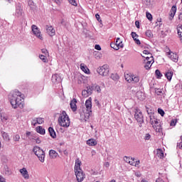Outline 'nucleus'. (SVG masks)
<instances>
[{
	"instance_id": "obj_5",
	"label": "nucleus",
	"mask_w": 182,
	"mask_h": 182,
	"mask_svg": "<svg viewBox=\"0 0 182 182\" xmlns=\"http://www.w3.org/2000/svg\"><path fill=\"white\" fill-rule=\"evenodd\" d=\"M149 118H150V123L153 126L154 130H156V132L158 133H161L162 132L161 125L159 124V121L157 120L156 118L154 117V115H149Z\"/></svg>"
},
{
	"instance_id": "obj_6",
	"label": "nucleus",
	"mask_w": 182,
	"mask_h": 182,
	"mask_svg": "<svg viewBox=\"0 0 182 182\" xmlns=\"http://www.w3.org/2000/svg\"><path fill=\"white\" fill-rule=\"evenodd\" d=\"M85 107L87 112L85 114V119H89L92 114V97H89V99L85 101Z\"/></svg>"
},
{
	"instance_id": "obj_35",
	"label": "nucleus",
	"mask_w": 182,
	"mask_h": 182,
	"mask_svg": "<svg viewBox=\"0 0 182 182\" xmlns=\"http://www.w3.org/2000/svg\"><path fill=\"white\" fill-rule=\"evenodd\" d=\"M146 18L149 21H153V16L149 12L146 11Z\"/></svg>"
},
{
	"instance_id": "obj_23",
	"label": "nucleus",
	"mask_w": 182,
	"mask_h": 182,
	"mask_svg": "<svg viewBox=\"0 0 182 182\" xmlns=\"http://www.w3.org/2000/svg\"><path fill=\"white\" fill-rule=\"evenodd\" d=\"M16 16H22V8L21 6H18L16 9Z\"/></svg>"
},
{
	"instance_id": "obj_39",
	"label": "nucleus",
	"mask_w": 182,
	"mask_h": 182,
	"mask_svg": "<svg viewBox=\"0 0 182 182\" xmlns=\"http://www.w3.org/2000/svg\"><path fill=\"white\" fill-rule=\"evenodd\" d=\"M177 32H178V33H180V35H181V33H182V25L181 24L178 25Z\"/></svg>"
},
{
	"instance_id": "obj_54",
	"label": "nucleus",
	"mask_w": 182,
	"mask_h": 182,
	"mask_svg": "<svg viewBox=\"0 0 182 182\" xmlns=\"http://www.w3.org/2000/svg\"><path fill=\"white\" fill-rule=\"evenodd\" d=\"M135 26L137 28V29H139L140 28V22L139 21H136Z\"/></svg>"
},
{
	"instance_id": "obj_16",
	"label": "nucleus",
	"mask_w": 182,
	"mask_h": 182,
	"mask_svg": "<svg viewBox=\"0 0 182 182\" xmlns=\"http://www.w3.org/2000/svg\"><path fill=\"white\" fill-rule=\"evenodd\" d=\"M47 33H48L50 36H55V28H53L52 26H48L47 28Z\"/></svg>"
},
{
	"instance_id": "obj_12",
	"label": "nucleus",
	"mask_w": 182,
	"mask_h": 182,
	"mask_svg": "<svg viewBox=\"0 0 182 182\" xmlns=\"http://www.w3.org/2000/svg\"><path fill=\"white\" fill-rule=\"evenodd\" d=\"M20 173L23 176L26 180H28L29 178V173H28V170H26V168H23L20 169Z\"/></svg>"
},
{
	"instance_id": "obj_19",
	"label": "nucleus",
	"mask_w": 182,
	"mask_h": 182,
	"mask_svg": "<svg viewBox=\"0 0 182 182\" xmlns=\"http://www.w3.org/2000/svg\"><path fill=\"white\" fill-rule=\"evenodd\" d=\"M176 12H177V6H173L170 11V16L171 18H172V19L173 18H174V15H176Z\"/></svg>"
},
{
	"instance_id": "obj_56",
	"label": "nucleus",
	"mask_w": 182,
	"mask_h": 182,
	"mask_svg": "<svg viewBox=\"0 0 182 182\" xmlns=\"http://www.w3.org/2000/svg\"><path fill=\"white\" fill-rule=\"evenodd\" d=\"M176 123H177L176 120L172 119L171 121V126H176Z\"/></svg>"
},
{
	"instance_id": "obj_11",
	"label": "nucleus",
	"mask_w": 182,
	"mask_h": 182,
	"mask_svg": "<svg viewBox=\"0 0 182 182\" xmlns=\"http://www.w3.org/2000/svg\"><path fill=\"white\" fill-rule=\"evenodd\" d=\"M53 83H60L62 82V79L60 78V76L58 74H55L52 76L51 79Z\"/></svg>"
},
{
	"instance_id": "obj_9",
	"label": "nucleus",
	"mask_w": 182,
	"mask_h": 182,
	"mask_svg": "<svg viewBox=\"0 0 182 182\" xmlns=\"http://www.w3.org/2000/svg\"><path fill=\"white\" fill-rule=\"evenodd\" d=\"M134 119L138 123H139V127H141V124L144 123V117H143V113L139 111L135 112Z\"/></svg>"
},
{
	"instance_id": "obj_62",
	"label": "nucleus",
	"mask_w": 182,
	"mask_h": 182,
	"mask_svg": "<svg viewBox=\"0 0 182 182\" xmlns=\"http://www.w3.org/2000/svg\"><path fill=\"white\" fill-rule=\"evenodd\" d=\"M0 182H6V180L5 179V178H4V176L0 175Z\"/></svg>"
},
{
	"instance_id": "obj_38",
	"label": "nucleus",
	"mask_w": 182,
	"mask_h": 182,
	"mask_svg": "<svg viewBox=\"0 0 182 182\" xmlns=\"http://www.w3.org/2000/svg\"><path fill=\"white\" fill-rule=\"evenodd\" d=\"M82 95L84 96V97H88V96H90L86 90H82Z\"/></svg>"
},
{
	"instance_id": "obj_4",
	"label": "nucleus",
	"mask_w": 182,
	"mask_h": 182,
	"mask_svg": "<svg viewBox=\"0 0 182 182\" xmlns=\"http://www.w3.org/2000/svg\"><path fill=\"white\" fill-rule=\"evenodd\" d=\"M33 151L38 157L41 163H45V151L41 147L36 146L33 148Z\"/></svg>"
},
{
	"instance_id": "obj_25",
	"label": "nucleus",
	"mask_w": 182,
	"mask_h": 182,
	"mask_svg": "<svg viewBox=\"0 0 182 182\" xmlns=\"http://www.w3.org/2000/svg\"><path fill=\"white\" fill-rule=\"evenodd\" d=\"M156 156H158V157H159V159H163V157H164V152H163V150H161V149H158Z\"/></svg>"
},
{
	"instance_id": "obj_24",
	"label": "nucleus",
	"mask_w": 182,
	"mask_h": 182,
	"mask_svg": "<svg viewBox=\"0 0 182 182\" xmlns=\"http://www.w3.org/2000/svg\"><path fill=\"white\" fill-rule=\"evenodd\" d=\"M87 144H88V146H96V144H97V141L95 139H88L87 141Z\"/></svg>"
},
{
	"instance_id": "obj_20",
	"label": "nucleus",
	"mask_w": 182,
	"mask_h": 182,
	"mask_svg": "<svg viewBox=\"0 0 182 182\" xmlns=\"http://www.w3.org/2000/svg\"><path fill=\"white\" fill-rule=\"evenodd\" d=\"M36 132L37 133H39V134H45V133H46V131L45 130V129H43V127H42L41 126H38L36 127Z\"/></svg>"
},
{
	"instance_id": "obj_45",
	"label": "nucleus",
	"mask_w": 182,
	"mask_h": 182,
	"mask_svg": "<svg viewBox=\"0 0 182 182\" xmlns=\"http://www.w3.org/2000/svg\"><path fill=\"white\" fill-rule=\"evenodd\" d=\"M39 58L41 60H43L44 62V63H46V56H45L43 55H40Z\"/></svg>"
},
{
	"instance_id": "obj_43",
	"label": "nucleus",
	"mask_w": 182,
	"mask_h": 182,
	"mask_svg": "<svg viewBox=\"0 0 182 182\" xmlns=\"http://www.w3.org/2000/svg\"><path fill=\"white\" fill-rule=\"evenodd\" d=\"M95 90L97 91V93H100L102 92V89L100 88V86L95 84Z\"/></svg>"
},
{
	"instance_id": "obj_63",
	"label": "nucleus",
	"mask_w": 182,
	"mask_h": 182,
	"mask_svg": "<svg viewBox=\"0 0 182 182\" xmlns=\"http://www.w3.org/2000/svg\"><path fill=\"white\" fill-rule=\"evenodd\" d=\"M178 38H179L181 42H182V33L181 34L178 33Z\"/></svg>"
},
{
	"instance_id": "obj_51",
	"label": "nucleus",
	"mask_w": 182,
	"mask_h": 182,
	"mask_svg": "<svg viewBox=\"0 0 182 182\" xmlns=\"http://www.w3.org/2000/svg\"><path fill=\"white\" fill-rule=\"evenodd\" d=\"M90 89H91L92 92H93V90H95V86L96 84H91V85H88Z\"/></svg>"
},
{
	"instance_id": "obj_42",
	"label": "nucleus",
	"mask_w": 182,
	"mask_h": 182,
	"mask_svg": "<svg viewBox=\"0 0 182 182\" xmlns=\"http://www.w3.org/2000/svg\"><path fill=\"white\" fill-rule=\"evenodd\" d=\"M155 93L159 96L163 93V91L161 89L155 88Z\"/></svg>"
},
{
	"instance_id": "obj_26",
	"label": "nucleus",
	"mask_w": 182,
	"mask_h": 182,
	"mask_svg": "<svg viewBox=\"0 0 182 182\" xmlns=\"http://www.w3.org/2000/svg\"><path fill=\"white\" fill-rule=\"evenodd\" d=\"M4 173L6 176H11L12 174V171L8 168V166L4 167Z\"/></svg>"
},
{
	"instance_id": "obj_30",
	"label": "nucleus",
	"mask_w": 182,
	"mask_h": 182,
	"mask_svg": "<svg viewBox=\"0 0 182 182\" xmlns=\"http://www.w3.org/2000/svg\"><path fill=\"white\" fill-rule=\"evenodd\" d=\"M139 80H140V78L139 77V76L132 75L133 83H139Z\"/></svg>"
},
{
	"instance_id": "obj_14",
	"label": "nucleus",
	"mask_w": 182,
	"mask_h": 182,
	"mask_svg": "<svg viewBox=\"0 0 182 182\" xmlns=\"http://www.w3.org/2000/svg\"><path fill=\"white\" fill-rule=\"evenodd\" d=\"M1 135L4 141H11V139L9 138V134L8 133L1 131Z\"/></svg>"
},
{
	"instance_id": "obj_10",
	"label": "nucleus",
	"mask_w": 182,
	"mask_h": 182,
	"mask_svg": "<svg viewBox=\"0 0 182 182\" xmlns=\"http://www.w3.org/2000/svg\"><path fill=\"white\" fill-rule=\"evenodd\" d=\"M166 55L168 58H170L171 60H173V62H178V55H177L176 53L169 51L166 53Z\"/></svg>"
},
{
	"instance_id": "obj_55",
	"label": "nucleus",
	"mask_w": 182,
	"mask_h": 182,
	"mask_svg": "<svg viewBox=\"0 0 182 182\" xmlns=\"http://www.w3.org/2000/svg\"><path fill=\"white\" fill-rule=\"evenodd\" d=\"M130 160H132V159L127 156L124 157V161H126V163L129 164V161H130Z\"/></svg>"
},
{
	"instance_id": "obj_33",
	"label": "nucleus",
	"mask_w": 182,
	"mask_h": 182,
	"mask_svg": "<svg viewBox=\"0 0 182 182\" xmlns=\"http://www.w3.org/2000/svg\"><path fill=\"white\" fill-rule=\"evenodd\" d=\"M110 46L112 48V49H114V50H119V46L117 43H112L110 44Z\"/></svg>"
},
{
	"instance_id": "obj_58",
	"label": "nucleus",
	"mask_w": 182,
	"mask_h": 182,
	"mask_svg": "<svg viewBox=\"0 0 182 182\" xmlns=\"http://www.w3.org/2000/svg\"><path fill=\"white\" fill-rule=\"evenodd\" d=\"M134 42L135 43H136V45H141V42H140V40L137 39V38H134Z\"/></svg>"
},
{
	"instance_id": "obj_64",
	"label": "nucleus",
	"mask_w": 182,
	"mask_h": 182,
	"mask_svg": "<svg viewBox=\"0 0 182 182\" xmlns=\"http://www.w3.org/2000/svg\"><path fill=\"white\" fill-rule=\"evenodd\" d=\"M178 19L179 21H182V13H180L178 15Z\"/></svg>"
},
{
	"instance_id": "obj_36",
	"label": "nucleus",
	"mask_w": 182,
	"mask_h": 182,
	"mask_svg": "<svg viewBox=\"0 0 182 182\" xmlns=\"http://www.w3.org/2000/svg\"><path fill=\"white\" fill-rule=\"evenodd\" d=\"M36 122H37V124H42L45 122V121L43 120V118H41V117H38Z\"/></svg>"
},
{
	"instance_id": "obj_13",
	"label": "nucleus",
	"mask_w": 182,
	"mask_h": 182,
	"mask_svg": "<svg viewBox=\"0 0 182 182\" xmlns=\"http://www.w3.org/2000/svg\"><path fill=\"white\" fill-rule=\"evenodd\" d=\"M76 103H77V101L75 98L73 100H71L70 103V106L73 112H76V110H77V107L76 106Z\"/></svg>"
},
{
	"instance_id": "obj_34",
	"label": "nucleus",
	"mask_w": 182,
	"mask_h": 182,
	"mask_svg": "<svg viewBox=\"0 0 182 182\" xmlns=\"http://www.w3.org/2000/svg\"><path fill=\"white\" fill-rule=\"evenodd\" d=\"M146 109L148 114H149V116H153V114L154 113L153 109L149 108V107H146Z\"/></svg>"
},
{
	"instance_id": "obj_1",
	"label": "nucleus",
	"mask_w": 182,
	"mask_h": 182,
	"mask_svg": "<svg viewBox=\"0 0 182 182\" xmlns=\"http://www.w3.org/2000/svg\"><path fill=\"white\" fill-rule=\"evenodd\" d=\"M23 94L18 90H14L11 92L9 95V99L13 109L23 108Z\"/></svg>"
},
{
	"instance_id": "obj_47",
	"label": "nucleus",
	"mask_w": 182,
	"mask_h": 182,
	"mask_svg": "<svg viewBox=\"0 0 182 182\" xmlns=\"http://www.w3.org/2000/svg\"><path fill=\"white\" fill-rule=\"evenodd\" d=\"M145 5H146V6H151V0H145Z\"/></svg>"
},
{
	"instance_id": "obj_21",
	"label": "nucleus",
	"mask_w": 182,
	"mask_h": 182,
	"mask_svg": "<svg viewBox=\"0 0 182 182\" xmlns=\"http://www.w3.org/2000/svg\"><path fill=\"white\" fill-rule=\"evenodd\" d=\"M48 132H49L50 136L53 139H56V132H55V129H53L52 127H50L48 128Z\"/></svg>"
},
{
	"instance_id": "obj_52",
	"label": "nucleus",
	"mask_w": 182,
	"mask_h": 182,
	"mask_svg": "<svg viewBox=\"0 0 182 182\" xmlns=\"http://www.w3.org/2000/svg\"><path fill=\"white\" fill-rule=\"evenodd\" d=\"M60 23H61V25H63V26H66V25H68V22H66V21H65V19H63V18L61 20Z\"/></svg>"
},
{
	"instance_id": "obj_50",
	"label": "nucleus",
	"mask_w": 182,
	"mask_h": 182,
	"mask_svg": "<svg viewBox=\"0 0 182 182\" xmlns=\"http://www.w3.org/2000/svg\"><path fill=\"white\" fill-rule=\"evenodd\" d=\"M95 18L98 22H102V18H100V15H99V14H95Z\"/></svg>"
},
{
	"instance_id": "obj_44",
	"label": "nucleus",
	"mask_w": 182,
	"mask_h": 182,
	"mask_svg": "<svg viewBox=\"0 0 182 182\" xmlns=\"http://www.w3.org/2000/svg\"><path fill=\"white\" fill-rule=\"evenodd\" d=\"M131 36H132L134 41V39H137V38H139V35H137L136 32H132Z\"/></svg>"
},
{
	"instance_id": "obj_15",
	"label": "nucleus",
	"mask_w": 182,
	"mask_h": 182,
	"mask_svg": "<svg viewBox=\"0 0 182 182\" xmlns=\"http://www.w3.org/2000/svg\"><path fill=\"white\" fill-rule=\"evenodd\" d=\"M173 75H174V73L171 70H168L166 73H165V77L170 82L171 81V79L173 78Z\"/></svg>"
},
{
	"instance_id": "obj_40",
	"label": "nucleus",
	"mask_w": 182,
	"mask_h": 182,
	"mask_svg": "<svg viewBox=\"0 0 182 182\" xmlns=\"http://www.w3.org/2000/svg\"><path fill=\"white\" fill-rule=\"evenodd\" d=\"M69 4L73 5V6H77V3H76V0H68Z\"/></svg>"
},
{
	"instance_id": "obj_31",
	"label": "nucleus",
	"mask_w": 182,
	"mask_h": 182,
	"mask_svg": "<svg viewBox=\"0 0 182 182\" xmlns=\"http://www.w3.org/2000/svg\"><path fill=\"white\" fill-rule=\"evenodd\" d=\"M13 140L14 141H19V140H21V136H19L18 134L14 135Z\"/></svg>"
},
{
	"instance_id": "obj_57",
	"label": "nucleus",
	"mask_w": 182,
	"mask_h": 182,
	"mask_svg": "<svg viewBox=\"0 0 182 182\" xmlns=\"http://www.w3.org/2000/svg\"><path fill=\"white\" fill-rule=\"evenodd\" d=\"M119 49H120V48H123V42L122 41H119V43L117 44Z\"/></svg>"
},
{
	"instance_id": "obj_28",
	"label": "nucleus",
	"mask_w": 182,
	"mask_h": 182,
	"mask_svg": "<svg viewBox=\"0 0 182 182\" xmlns=\"http://www.w3.org/2000/svg\"><path fill=\"white\" fill-rule=\"evenodd\" d=\"M110 78L112 79V80H117L118 79H119V75H117V73H112L110 75Z\"/></svg>"
},
{
	"instance_id": "obj_60",
	"label": "nucleus",
	"mask_w": 182,
	"mask_h": 182,
	"mask_svg": "<svg viewBox=\"0 0 182 182\" xmlns=\"http://www.w3.org/2000/svg\"><path fill=\"white\" fill-rule=\"evenodd\" d=\"M134 159H131V160L129 161V164H130L131 166H134Z\"/></svg>"
},
{
	"instance_id": "obj_3",
	"label": "nucleus",
	"mask_w": 182,
	"mask_h": 182,
	"mask_svg": "<svg viewBox=\"0 0 182 182\" xmlns=\"http://www.w3.org/2000/svg\"><path fill=\"white\" fill-rule=\"evenodd\" d=\"M58 124L61 127H69L70 126V118L66 113V111H63L58 119Z\"/></svg>"
},
{
	"instance_id": "obj_17",
	"label": "nucleus",
	"mask_w": 182,
	"mask_h": 182,
	"mask_svg": "<svg viewBox=\"0 0 182 182\" xmlns=\"http://www.w3.org/2000/svg\"><path fill=\"white\" fill-rule=\"evenodd\" d=\"M49 156L50 157V159H56L58 156V152H56V151L50 149L49 151Z\"/></svg>"
},
{
	"instance_id": "obj_22",
	"label": "nucleus",
	"mask_w": 182,
	"mask_h": 182,
	"mask_svg": "<svg viewBox=\"0 0 182 182\" xmlns=\"http://www.w3.org/2000/svg\"><path fill=\"white\" fill-rule=\"evenodd\" d=\"M124 77L128 83H132V82H133V75L125 74Z\"/></svg>"
},
{
	"instance_id": "obj_32",
	"label": "nucleus",
	"mask_w": 182,
	"mask_h": 182,
	"mask_svg": "<svg viewBox=\"0 0 182 182\" xmlns=\"http://www.w3.org/2000/svg\"><path fill=\"white\" fill-rule=\"evenodd\" d=\"M146 36L147 38H153V33L150 30H147L145 33Z\"/></svg>"
},
{
	"instance_id": "obj_8",
	"label": "nucleus",
	"mask_w": 182,
	"mask_h": 182,
	"mask_svg": "<svg viewBox=\"0 0 182 182\" xmlns=\"http://www.w3.org/2000/svg\"><path fill=\"white\" fill-rule=\"evenodd\" d=\"M31 31L34 36H36L38 39L41 41H43V37L42 36V33L41 32V30H39V28L36 26V25H32L31 26Z\"/></svg>"
},
{
	"instance_id": "obj_2",
	"label": "nucleus",
	"mask_w": 182,
	"mask_h": 182,
	"mask_svg": "<svg viewBox=\"0 0 182 182\" xmlns=\"http://www.w3.org/2000/svg\"><path fill=\"white\" fill-rule=\"evenodd\" d=\"M82 164V161L79 159H77L75 160V165L74 167V171H75V175L77 178V181L78 182H82L83 180L85 178V175L83 173V170L80 168V165Z\"/></svg>"
},
{
	"instance_id": "obj_61",
	"label": "nucleus",
	"mask_w": 182,
	"mask_h": 182,
	"mask_svg": "<svg viewBox=\"0 0 182 182\" xmlns=\"http://www.w3.org/2000/svg\"><path fill=\"white\" fill-rule=\"evenodd\" d=\"M95 49H96L97 50H102V47L97 44L95 46Z\"/></svg>"
},
{
	"instance_id": "obj_27",
	"label": "nucleus",
	"mask_w": 182,
	"mask_h": 182,
	"mask_svg": "<svg viewBox=\"0 0 182 182\" xmlns=\"http://www.w3.org/2000/svg\"><path fill=\"white\" fill-rule=\"evenodd\" d=\"M136 96L140 100H144V94L142 92H138Z\"/></svg>"
},
{
	"instance_id": "obj_29",
	"label": "nucleus",
	"mask_w": 182,
	"mask_h": 182,
	"mask_svg": "<svg viewBox=\"0 0 182 182\" xmlns=\"http://www.w3.org/2000/svg\"><path fill=\"white\" fill-rule=\"evenodd\" d=\"M155 75L157 79H161V77H163V74H161V73L159 70H156Z\"/></svg>"
},
{
	"instance_id": "obj_37",
	"label": "nucleus",
	"mask_w": 182,
	"mask_h": 182,
	"mask_svg": "<svg viewBox=\"0 0 182 182\" xmlns=\"http://www.w3.org/2000/svg\"><path fill=\"white\" fill-rule=\"evenodd\" d=\"M151 63V61H147L144 65L145 69H146V70H148V69H150V68H151V65H150Z\"/></svg>"
},
{
	"instance_id": "obj_7",
	"label": "nucleus",
	"mask_w": 182,
	"mask_h": 182,
	"mask_svg": "<svg viewBox=\"0 0 182 182\" xmlns=\"http://www.w3.org/2000/svg\"><path fill=\"white\" fill-rule=\"evenodd\" d=\"M109 66L107 65H104L97 68V73L101 76H107V75H109Z\"/></svg>"
},
{
	"instance_id": "obj_49",
	"label": "nucleus",
	"mask_w": 182,
	"mask_h": 182,
	"mask_svg": "<svg viewBox=\"0 0 182 182\" xmlns=\"http://www.w3.org/2000/svg\"><path fill=\"white\" fill-rule=\"evenodd\" d=\"M151 137V135H150V134H146L144 136V140H150Z\"/></svg>"
},
{
	"instance_id": "obj_18",
	"label": "nucleus",
	"mask_w": 182,
	"mask_h": 182,
	"mask_svg": "<svg viewBox=\"0 0 182 182\" xmlns=\"http://www.w3.org/2000/svg\"><path fill=\"white\" fill-rule=\"evenodd\" d=\"M80 69L82 70V72H85L87 75H89L90 73V70L87 68V66L85 65V64L82 63L80 65Z\"/></svg>"
},
{
	"instance_id": "obj_46",
	"label": "nucleus",
	"mask_w": 182,
	"mask_h": 182,
	"mask_svg": "<svg viewBox=\"0 0 182 182\" xmlns=\"http://www.w3.org/2000/svg\"><path fill=\"white\" fill-rule=\"evenodd\" d=\"M87 92H88V95H92L93 93V91H92V89L89 87V85L87 87Z\"/></svg>"
},
{
	"instance_id": "obj_48",
	"label": "nucleus",
	"mask_w": 182,
	"mask_h": 182,
	"mask_svg": "<svg viewBox=\"0 0 182 182\" xmlns=\"http://www.w3.org/2000/svg\"><path fill=\"white\" fill-rule=\"evenodd\" d=\"M37 118H34L32 122H31V124L32 126H36V124H38V122H37Z\"/></svg>"
},
{
	"instance_id": "obj_53",
	"label": "nucleus",
	"mask_w": 182,
	"mask_h": 182,
	"mask_svg": "<svg viewBox=\"0 0 182 182\" xmlns=\"http://www.w3.org/2000/svg\"><path fill=\"white\" fill-rule=\"evenodd\" d=\"M150 55H151L150 57H146L147 62H149V61L151 62V60H154L153 55H151V54H150Z\"/></svg>"
},
{
	"instance_id": "obj_59",
	"label": "nucleus",
	"mask_w": 182,
	"mask_h": 182,
	"mask_svg": "<svg viewBox=\"0 0 182 182\" xmlns=\"http://www.w3.org/2000/svg\"><path fill=\"white\" fill-rule=\"evenodd\" d=\"M41 142H42V140H41V138H36V143L37 144H41Z\"/></svg>"
},
{
	"instance_id": "obj_41",
	"label": "nucleus",
	"mask_w": 182,
	"mask_h": 182,
	"mask_svg": "<svg viewBox=\"0 0 182 182\" xmlns=\"http://www.w3.org/2000/svg\"><path fill=\"white\" fill-rule=\"evenodd\" d=\"M158 113L161 114V116L163 117L165 114L164 110H163L161 108L158 109Z\"/></svg>"
}]
</instances>
